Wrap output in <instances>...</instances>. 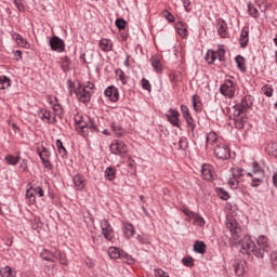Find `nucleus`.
Returning <instances> with one entry per match:
<instances>
[{
  "label": "nucleus",
  "mask_w": 277,
  "mask_h": 277,
  "mask_svg": "<svg viewBox=\"0 0 277 277\" xmlns=\"http://www.w3.org/2000/svg\"><path fill=\"white\" fill-rule=\"evenodd\" d=\"M75 124L76 130L78 131L79 135L82 137H88L89 132L91 133H98V126H96V121L90 118V116H75Z\"/></svg>",
  "instance_id": "1"
},
{
  "label": "nucleus",
  "mask_w": 277,
  "mask_h": 277,
  "mask_svg": "<svg viewBox=\"0 0 277 277\" xmlns=\"http://www.w3.org/2000/svg\"><path fill=\"white\" fill-rule=\"evenodd\" d=\"M265 177V170L256 161L252 162V170L247 174V183L250 187H259Z\"/></svg>",
  "instance_id": "2"
},
{
  "label": "nucleus",
  "mask_w": 277,
  "mask_h": 277,
  "mask_svg": "<svg viewBox=\"0 0 277 277\" xmlns=\"http://www.w3.org/2000/svg\"><path fill=\"white\" fill-rule=\"evenodd\" d=\"M94 83L87 82V83H78L77 89H75V94L80 101V103H83L84 105H88L90 101H92V94H94Z\"/></svg>",
  "instance_id": "3"
},
{
  "label": "nucleus",
  "mask_w": 277,
  "mask_h": 277,
  "mask_svg": "<svg viewBox=\"0 0 277 277\" xmlns=\"http://www.w3.org/2000/svg\"><path fill=\"white\" fill-rule=\"evenodd\" d=\"M220 91L226 98H235V92H237V82H235V78L229 77L225 79L224 83L220 87Z\"/></svg>",
  "instance_id": "4"
},
{
  "label": "nucleus",
  "mask_w": 277,
  "mask_h": 277,
  "mask_svg": "<svg viewBox=\"0 0 277 277\" xmlns=\"http://www.w3.org/2000/svg\"><path fill=\"white\" fill-rule=\"evenodd\" d=\"M272 248L269 247V239L266 236H259L255 243V256L258 259H263L265 252H269Z\"/></svg>",
  "instance_id": "5"
},
{
  "label": "nucleus",
  "mask_w": 277,
  "mask_h": 277,
  "mask_svg": "<svg viewBox=\"0 0 277 277\" xmlns=\"http://www.w3.org/2000/svg\"><path fill=\"white\" fill-rule=\"evenodd\" d=\"M37 155H39V158L41 159V163L45 170H53V164L51 163V149L49 147H44V145H41L37 147Z\"/></svg>",
  "instance_id": "6"
},
{
  "label": "nucleus",
  "mask_w": 277,
  "mask_h": 277,
  "mask_svg": "<svg viewBox=\"0 0 277 277\" xmlns=\"http://www.w3.org/2000/svg\"><path fill=\"white\" fill-rule=\"evenodd\" d=\"M100 228L102 230V235L106 241H114V238L116 237V232L114 230V227L111 226V223H109V220L103 219L100 221Z\"/></svg>",
  "instance_id": "7"
},
{
  "label": "nucleus",
  "mask_w": 277,
  "mask_h": 277,
  "mask_svg": "<svg viewBox=\"0 0 277 277\" xmlns=\"http://www.w3.org/2000/svg\"><path fill=\"white\" fill-rule=\"evenodd\" d=\"M214 156L221 161H227V159H230V147L224 142L219 143L214 146Z\"/></svg>",
  "instance_id": "8"
},
{
  "label": "nucleus",
  "mask_w": 277,
  "mask_h": 277,
  "mask_svg": "<svg viewBox=\"0 0 277 277\" xmlns=\"http://www.w3.org/2000/svg\"><path fill=\"white\" fill-rule=\"evenodd\" d=\"M226 228L227 230H229L232 239H234V241H239V239H241V226L239 225V223H237V220L227 219Z\"/></svg>",
  "instance_id": "9"
},
{
  "label": "nucleus",
  "mask_w": 277,
  "mask_h": 277,
  "mask_svg": "<svg viewBox=\"0 0 277 277\" xmlns=\"http://www.w3.org/2000/svg\"><path fill=\"white\" fill-rule=\"evenodd\" d=\"M226 50L224 48L220 47L216 51L215 50H208L206 54V62L208 64H213L215 60H219V62H224L226 60Z\"/></svg>",
  "instance_id": "10"
},
{
  "label": "nucleus",
  "mask_w": 277,
  "mask_h": 277,
  "mask_svg": "<svg viewBox=\"0 0 277 277\" xmlns=\"http://www.w3.org/2000/svg\"><path fill=\"white\" fill-rule=\"evenodd\" d=\"M254 97H252V95H246L242 97L241 102L234 107V111H236L237 115L246 114V111L252 107Z\"/></svg>",
  "instance_id": "11"
},
{
  "label": "nucleus",
  "mask_w": 277,
  "mask_h": 277,
  "mask_svg": "<svg viewBox=\"0 0 277 277\" xmlns=\"http://www.w3.org/2000/svg\"><path fill=\"white\" fill-rule=\"evenodd\" d=\"M166 118L172 127H176L177 129H181V113H179L174 108H169L168 114H166Z\"/></svg>",
  "instance_id": "12"
},
{
  "label": "nucleus",
  "mask_w": 277,
  "mask_h": 277,
  "mask_svg": "<svg viewBox=\"0 0 277 277\" xmlns=\"http://www.w3.org/2000/svg\"><path fill=\"white\" fill-rule=\"evenodd\" d=\"M239 246L246 252H252L255 255L256 243H254L253 239L250 236H245L242 239H238Z\"/></svg>",
  "instance_id": "13"
},
{
  "label": "nucleus",
  "mask_w": 277,
  "mask_h": 277,
  "mask_svg": "<svg viewBox=\"0 0 277 277\" xmlns=\"http://www.w3.org/2000/svg\"><path fill=\"white\" fill-rule=\"evenodd\" d=\"M50 47L52 51H55L56 53H64L66 51V43L63 39H61L57 36H53L50 39Z\"/></svg>",
  "instance_id": "14"
},
{
  "label": "nucleus",
  "mask_w": 277,
  "mask_h": 277,
  "mask_svg": "<svg viewBox=\"0 0 277 277\" xmlns=\"http://www.w3.org/2000/svg\"><path fill=\"white\" fill-rule=\"evenodd\" d=\"M104 95L110 103H118L120 101V92L118 91V88L115 85H109L108 88L105 89Z\"/></svg>",
  "instance_id": "15"
},
{
  "label": "nucleus",
  "mask_w": 277,
  "mask_h": 277,
  "mask_svg": "<svg viewBox=\"0 0 277 277\" xmlns=\"http://www.w3.org/2000/svg\"><path fill=\"white\" fill-rule=\"evenodd\" d=\"M39 118L45 124H56V122H57V118H55V115H53V113H51V110H47L45 108L40 109Z\"/></svg>",
  "instance_id": "16"
},
{
  "label": "nucleus",
  "mask_w": 277,
  "mask_h": 277,
  "mask_svg": "<svg viewBox=\"0 0 277 277\" xmlns=\"http://www.w3.org/2000/svg\"><path fill=\"white\" fill-rule=\"evenodd\" d=\"M127 150V144L122 141H115L110 144V153L113 155H126Z\"/></svg>",
  "instance_id": "17"
},
{
  "label": "nucleus",
  "mask_w": 277,
  "mask_h": 277,
  "mask_svg": "<svg viewBox=\"0 0 277 277\" xmlns=\"http://www.w3.org/2000/svg\"><path fill=\"white\" fill-rule=\"evenodd\" d=\"M201 176L205 181H214L215 179V170L213 169V166L209 163H205L201 167Z\"/></svg>",
  "instance_id": "18"
},
{
  "label": "nucleus",
  "mask_w": 277,
  "mask_h": 277,
  "mask_svg": "<svg viewBox=\"0 0 277 277\" xmlns=\"http://www.w3.org/2000/svg\"><path fill=\"white\" fill-rule=\"evenodd\" d=\"M216 31L220 38H230V34L228 32V24L223 18H219L216 21Z\"/></svg>",
  "instance_id": "19"
},
{
  "label": "nucleus",
  "mask_w": 277,
  "mask_h": 277,
  "mask_svg": "<svg viewBox=\"0 0 277 277\" xmlns=\"http://www.w3.org/2000/svg\"><path fill=\"white\" fill-rule=\"evenodd\" d=\"M219 144H222V140H220V136L214 131L207 134L206 137V148H209V146H217Z\"/></svg>",
  "instance_id": "20"
},
{
  "label": "nucleus",
  "mask_w": 277,
  "mask_h": 277,
  "mask_svg": "<svg viewBox=\"0 0 277 277\" xmlns=\"http://www.w3.org/2000/svg\"><path fill=\"white\" fill-rule=\"evenodd\" d=\"M250 42V28L243 27L239 36V44L241 49H246Z\"/></svg>",
  "instance_id": "21"
},
{
  "label": "nucleus",
  "mask_w": 277,
  "mask_h": 277,
  "mask_svg": "<svg viewBox=\"0 0 277 277\" xmlns=\"http://www.w3.org/2000/svg\"><path fill=\"white\" fill-rule=\"evenodd\" d=\"M246 122H248V117L246 114H238L234 111V124L237 129L241 130L246 127Z\"/></svg>",
  "instance_id": "22"
},
{
  "label": "nucleus",
  "mask_w": 277,
  "mask_h": 277,
  "mask_svg": "<svg viewBox=\"0 0 277 277\" xmlns=\"http://www.w3.org/2000/svg\"><path fill=\"white\" fill-rule=\"evenodd\" d=\"M122 233L126 239H131L132 237H135V226H133L131 223H123Z\"/></svg>",
  "instance_id": "23"
},
{
  "label": "nucleus",
  "mask_w": 277,
  "mask_h": 277,
  "mask_svg": "<svg viewBox=\"0 0 277 277\" xmlns=\"http://www.w3.org/2000/svg\"><path fill=\"white\" fill-rule=\"evenodd\" d=\"M12 39L16 42V44H18V47H22V49H29V47H31V44L27 42V39L22 37V35L18 32H13Z\"/></svg>",
  "instance_id": "24"
},
{
  "label": "nucleus",
  "mask_w": 277,
  "mask_h": 277,
  "mask_svg": "<svg viewBox=\"0 0 277 277\" xmlns=\"http://www.w3.org/2000/svg\"><path fill=\"white\" fill-rule=\"evenodd\" d=\"M150 64L155 70V72H162L163 71V65L161 64V56L159 55H153L150 58Z\"/></svg>",
  "instance_id": "25"
},
{
  "label": "nucleus",
  "mask_w": 277,
  "mask_h": 277,
  "mask_svg": "<svg viewBox=\"0 0 277 277\" xmlns=\"http://www.w3.org/2000/svg\"><path fill=\"white\" fill-rule=\"evenodd\" d=\"M55 250L57 249H43L40 253L41 259H43V261H50V263H55Z\"/></svg>",
  "instance_id": "26"
},
{
  "label": "nucleus",
  "mask_w": 277,
  "mask_h": 277,
  "mask_svg": "<svg viewBox=\"0 0 277 277\" xmlns=\"http://www.w3.org/2000/svg\"><path fill=\"white\" fill-rule=\"evenodd\" d=\"M185 122L188 135L196 137V120H194V117H188V119H185Z\"/></svg>",
  "instance_id": "27"
},
{
  "label": "nucleus",
  "mask_w": 277,
  "mask_h": 277,
  "mask_svg": "<svg viewBox=\"0 0 277 277\" xmlns=\"http://www.w3.org/2000/svg\"><path fill=\"white\" fill-rule=\"evenodd\" d=\"M233 177L238 180L240 183L241 181H248V172L241 168H236L233 170Z\"/></svg>",
  "instance_id": "28"
},
{
  "label": "nucleus",
  "mask_w": 277,
  "mask_h": 277,
  "mask_svg": "<svg viewBox=\"0 0 277 277\" xmlns=\"http://www.w3.org/2000/svg\"><path fill=\"white\" fill-rule=\"evenodd\" d=\"M192 103H193L194 111H196V114H200V111H202L203 109L202 100L200 98V95L198 94L193 95Z\"/></svg>",
  "instance_id": "29"
},
{
  "label": "nucleus",
  "mask_w": 277,
  "mask_h": 277,
  "mask_svg": "<svg viewBox=\"0 0 277 277\" xmlns=\"http://www.w3.org/2000/svg\"><path fill=\"white\" fill-rule=\"evenodd\" d=\"M98 47L101 49V51H104V53H109V51H111V49H114V43L111 42V39H101Z\"/></svg>",
  "instance_id": "30"
},
{
  "label": "nucleus",
  "mask_w": 277,
  "mask_h": 277,
  "mask_svg": "<svg viewBox=\"0 0 277 277\" xmlns=\"http://www.w3.org/2000/svg\"><path fill=\"white\" fill-rule=\"evenodd\" d=\"M4 161L8 166H18V162L21 161V154H17L16 156L8 154L4 157Z\"/></svg>",
  "instance_id": "31"
},
{
  "label": "nucleus",
  "mask_w": 277,
  "mask_h": 277,
  "mask_svg": "<svg viewBox=\"0 0 277 277\" xmlns=\"http://www.w3.org/2000/svg\"><path fill=\"white\" fill-rule=\"evenodd\" d=\"M74 185L77 189L81 190L85 187V177L81 174H77L72 177Z\"/></svg>",
  "instance_id": "32"
},
{
  "label": "nucleus",
  "mask_w": 277,
  "mask_h": 277,
  "mask_svg": "<svg viewBox=\"0 0 277 277\" xmlns=\"http://www.w3.org/2000/svg\"><path fill=\"white\" fill-rule=\"evenodd\" d=\"M175 29L179 34V36H181V38H187V24L183 23V22H177L175 24Z\"/></svg>",
  "instance_id": "33"
},
{
  "label": "nucleus",
  "mask_w": 277,
  "mask_h": 277,
  "mask_svg": "<svg viewBox=\"0 0 277 277\" xmlns=\"http://www.w3.org/2000/svg\"><path fill=\"white\" fill-rule=\"evenodd\" d=\"M56 148L62 159H68V150H66V147H64V143H62V140L60 138L56 140Z\"/></svg>",
  "instance_id": "34"
},
{
  "label": "nucleus",
  "mask_w": 277,
  "mask_h": 277,
  "mask_svg": "<svg viewBox=\"0 0 277 277\" xmlns=\"http://www.w3.org/2000/svg\"><path fill=\"white\" fill-rule=\"evenodd\" d=\"M117 81H121L122 85H127L129 83V77L124 75V71L120 68L115 70Z\"/></svg>",
  "instance_id": "35"
},
{
  "label": "nucleus",
  "mask_w": 277,
  "mask_h": 277,
  "mask_svg": "<svg viewBox=\"0 0 277 277\" xmlns=\"http://www.w3.org/2000/svg\"><path fill=\"white\" fill-rule=\"evenodd\" d=\"M123 250L118 247H109L108 248V256L110 259H120L122 255Z\"/></svg>",
  "instance_id": "36"
},
{
  "label": "nucleus",
  "mask_w": 277,
  "mask_h": 277,
  "mask_svg": "<svg viewBox=\"0 0 277 277\" xmlns=\"http://www.w3.org/2000/svg\"><path fill=\"white\" fill-rule=\"evenodd\" d=\"M235 62L237 64V68L238 70H240V72H246L248 69L246 68V58L241 55H237L235 57Z\"/></svg>",
  "instance_id": "37"
},
{
  "label": "nucleus",
  "mask_w": 277,
  "mask_h": 277,
  "mask_svg": "<svg viewBox=\"0 0 277 277\" xmlns=\"http://www.w3.org/2000/svg\"><path fill=\"white\" fill-rule=\"evenodd\" d=\"M111 131L115 133L116 137H122L126 131L121 128L120 123L113 122L110 126Z\"/></svg>",
  "instance_id": "38"
},
{
  "label": "nucleus",
  "mask_w": 277,
  "mask_h": 277,
  "mask_svg": "<svg viewBox=\"0 0 277 277\" xmlns=\"http://www.w3.org/2000/svg\"><path fill=\"white\" fill-rule=\"evenodd\" d=\"M194 251L197 254H205L207 252V245L203 241L197 240L194 245Z\"/></svg>",
  "instance_id": "39"
},
{
  "label": "nucleus",
  "mask_w": 277,
  "mask_h": 277,
  "mask_svg": "<svg viewBox=\"0 0 277 277\" xmlns=\"http://www.w3.org/2000/svg\"><path fill=\"white\" fill-rule=\"evenodd\" d=\"M52 109H53V114L52 116H55V118H60V120H62V118H64V108L62 107L61 104H54L52 106Z\"/></svg>",
  "instance_id": "40"
},
{
  "label": "nucleus",
  "mask_w": 277,
  "mask_h": 277,
  "mask_svg": "<svg viewBox=\"0 0 277 277\" xmlns=\"http://www.w3.org/2000/svg\"><path fill=\"white\" fill-rule=\"evenodd\" d=\"M119 259H120V261H122V263H127V265H134L135 264V259H133L126 251L121 252V255H120Z\"/></svg>",
  "instance_id": "41"
},
{
  "label": "nucleus",
  "mask_w": 277,
  "mask_h": 277,
  "mask_svg": "<svg viewBox=\"0 0 277 277\" xmlns=\"http://www.w3.org/2000/svg\"><path fill=\"white\" fill-rule=\"evenodd\" d=\"M0 276L1 277H16V272L12 269L10 266H5L0 269Z\"/></svg>",
  "instance_id": "42"
},
{
  "label": "nucleus",
  "mask_w": 277,
  "mask_h": 277,
  "mask_svg": "<svg viewBox=\"0 0 277 277\" xmlns=\"http://www.w3.org/2000/svg\"><path fill=\"white\" fill-rule=\"evenodd\" d=\"M104 176L106 181H114L116 179V168H106V170L104 171Z\"/></svg>",
  "instance_id": "43"
},
{
  "label": "nucleus",
  "mask_w": 277,
  "mask_h": 277,
  "mask_svg": "<svg viewBox=\"0 0 277 277\" xmlns=\"http://www.w3.org/2000/svg\"><path fill=\"white\" fill-rule=\"evenodd\" d=\"M248 12L252 18H259V16H261V13L259 12V9L255 8L254 2L248 3Z\"/></svg>",
  "instance_id": "44"
},
{
  "label": "nucleus",
  "mask_w": 277,
  "mask_h": 277,
  "mask_svg": "<svg viewBox=\"0 0 277 277\" xmlns=\"http://www.w3.org/2000/svg\"><path fill=\"white\" fill-rule=\"evenodd\" d=\"M215 193H216V196H219V198L221 200H229L230 199V195L228 194V192H226V189H224L222 187H216Z\"/></svg>",
  "instance_id": "45"
},
{
  "label": "nucleus",
  "mask_w": 277,
  "mask_h": 277,
  "mask_svg": "<svg viewBox=\"0 0 277 277\" xmlns=\"http://www.w3.org/2000/svg\"><path fill=\"white\" fill-rule=\"evenodd\" d=\"M54 259H56L57 261H60L61 265H68V260L66 259V254L62 253V251L60 250H55V255Z\"/></svg>",
  "instance_id": "46"
},
{
  "label": "nucleus",
  "mask_w": 277,
  "mask_h": 277,
  "mask_svg": "<svg viewBox=\"0 0 277 277\" xmlns=\"http://www.w3.org/2000/svg\"><path fill=\"white\" fill-rule=\"evenodd\" d=\"M253 5H255L260 14L261 12H266L267 10V2L265 0H255Z\"/></svg>",
  "instance_id": "47"
},
{
  "label": "nucleus",
  "mask_w": 277,
  "mask_h": 277,
  "mask_svg": "<svg viewBox=\"0 0 277 277\" xmlns=\"http://www.w3.org/2000/svg\"><path fill=\"white\" fill-rule=\"evenodd\" d=\"M180 79H181V76L179 72H173L169 75V81L172 83L173 89L179 88Z\"/></svg>",
  "instance_id": "48"
},
{
  "label": "nucleus",
  "mask_w": 277,
  "mask_h": 277,
  "mask_svg": "<svg viewBox=\"0 0 277 277\" xmlns=\"http://www.w3.org/2000/svg\"><path fill=\"white\" fill-rule=\"evenodd\" d=\"M12 85V81L6 76H0V90H8Z\"/></svg>",
  "instance_id": "49"
},
{
  "label": "nucleus",
  "mask_w": 277,
  "mask_h": 277,
  "mask_svg": "<svg viewBox=\"0 0 277 277\" xmlns=\"http://www.w3.org/2000/svg\"><path fill=\"white\" fill-rule=\"evenodd\" d=\"M267 155H271L272 157H277V143H269L265 148Z\"/></svg>",
  "instance_id": "50"
},
{
  "label": "nucleus",
  "mask_w": 277,
  "mask_h": 277,
  "mask_svg": "<svg viewBox=\"0 0 277 277\" xmlns=\"http://www.w3.org/2000/svg\"><path fill=\"white\" fill-rule=\"evenodd\" d=\"M187 148H189V142L187 141V137H180L177 143V150H187Z\"/></svg>",
  "instance_id": "51"
},
{
  "label": "nucleus",
  "mask_w": 277,
  "mask_h": 277,
  "mask_svg": "<svg viewBox=\"0 0 277 277\" xmlns=\"http://www.w3.org/2000/svg\"><path fill=\"white\" fill-rule=\"evenodd\" d=\"M61 68L63 72H68V70H70V60H68V56L61 58Z\"/></svg>",
  "instance_id": "52"
},
{
  "label": "nucleus",
  "mask_w": 277,
  "mask_h": 277,
  "mask_svg": "<svg viewBox=\"0 0 277 277\" xmlns=\"http://www.w3.org/2000/svg\"><path fill=\"white\" fill-rule=\"evenodd\" d=\"M26 198L28 200V205H36V193H34L31 187L26 190Z\"/></svg>",
  "instance_id": "53"
},
{
  "label": "nucleus",
  "mask_w": 277,
  "mask_h": 277,
  "mask_svg": "<svg viewBox=\"0 0 277 277\" xmlns=\"http://www.w3.org/2000/svg\"><path fill=\"white\" fill-rule=\"evenodd\" d=\"M192 220H194V224H196V226H205V224H207V222L205 221V217L200 216L198 213L195 212V215H193Z\"/></svg>",
  "instance_id": "54"
},
{
  "label": "nucleus",
  "mask_w": 277,
  "mask_h": 277,
  "mask_svg": "<svg viewBox=\"0 0 277 277\" xmlns=\"http://www.w3.org/2000/svg\"><path fill=\"white\" fill-rule=\"evenodd\" d=\"M262 92L267 96L268 98H272L274 96V88H272V84H265L262 87Z\"/></svg>",
  "instance_id": "55"
},
{
  "label": "nucleus",
  "mask_w": 277,
  "mask_h": 277,
  "mask_svg": "<svg viewBox=\"0 0 277 277\" xmlns=\"http://www.w3.org/2000/svg\"><path fill=\"white\" fill-rule=\"evenodd\" d=\"M30 188H32L35 196H38L39 198H44V188H42V186H31Z\"/></svg>",
  "instance_id": "56"
},
{
  "label": "nucleus",
  "mask_w": 277,
  "mask_h": 277,
  "mask_svg": "<svg viewBox=\"0 0 277 277\" xmlns=\"http://www.w3.org/2000/svg\"><path fill=\"white\" fill-rule=\"evenodd\" d=\"M269 259H271V265H272L274 272H277V251H273L271 253Z\"/></svg>",
  "instance_id": "57"
},
{
  "label": "nucleus",
  "mask_w": 277,
  "mask_h": 277,
  "mask_svg": "<svg viewBox=\"0 0 277 277\" xmlns=\"http://www.w3.org/2000/svg\"><path fill=\"white\" fill-rule=\"evenodd\" d=\"M136 240L141 246H149L150 240L146 237V235H137Z\"/></svg>",
  "instance_id": "58"
},
{
  "label": "nucleus",
  "mask_w": 277,
  "mask_h": 277,
  "mask_svg": "<svg viewBox=\"0 0 277 277\" xmlns=\"http://www.w3.org/2000/svg\"><path fill=\"white\" fill-rule=\"evenodd\" d=\"M141 85L143 88V90H147V92H151L153 90V85L150 84V81H148V79L143 78L141 80Z\"/></svg>",
  "instance_id": "59"
},
{
  "label": "nucleus",
  "mask_w": 277,
  "mask_h": 277,
  "mask_svg": "<svg viewBox=\"0 0 277 277\" xmlns=\"http://www.w3.org/2000/svg\"><path fill=\"white\" fill-rule=\"evenodd\" d=\"M239 181L236 180V177H234V175L232 177L228 179V185L230 187V189H237V187H239Z\"/></svg>",
  "instance_id": "60"
},
{
  "label": "nucleus",
  "mask_w": 277,
  "mask_h": 277,
  "mask_svg": "<svg viewBox=\"0 0 277 277\" xmlns=\"http://www.w3.org/2000/svg\"><path fill=\"white\" fill-rule=\"evenodd\" d=\"M115 25H116L117 29H126L127 21H124V18H117L115 22Z\"/></svg>",
  "instance_id": "61"
},
{
  "label": "nucleus",
  "mask_w": 277,
  "mask_h": 277,
  "mask_svg": "<svg viewBox=\"0 0 277 277\" xmlns=\"http://www.w3.org/2000/svg\"><path fill=\"white\" fill-rule=\"evenodd\" d=\"M234 272H235L236 276H243L246 269H243V265L237 264L234 266Z\"/></svg>",
  "instance_id": "62"
},
{
  "label": "nucleus",
  "mask_w": 277,
  "mask_h": 277,
  "mask_svg": "<svg viewBox=\"0 0 277 277\" xmlns=\"http://www.w3.org/2000/svg\"><path fill=\"white\" fill-rule=\"evenodd\" d=\"M154 274L156 277H170V274L166 273V271L161 268H155Z\"/></svg>",
  "instance_id": "63"
},
{
  "label": "nucleus",
  "mask_w": 277,
  "mask_h": 277,
  "mask_svg": "<svg viewBox=\"0 0 277 277\" xmlns=\"http://www.w3.org/2000/svg\"><path fill=\"white\" fill-rule=\"evenodd\" d=\"M183 265H185L186 267H194V258L188 256V258H184L182 260Z\"/></svg>",
  "instance_id": "64"
}]
</instances>
